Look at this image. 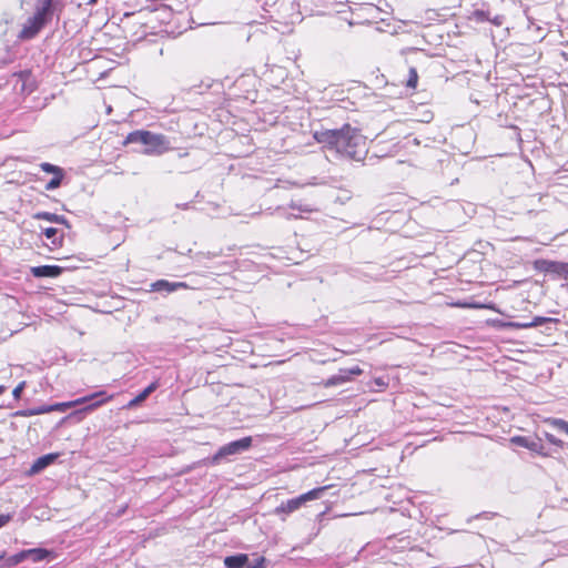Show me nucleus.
Here are the masks:
<instances>
[{"instance_id": "nucleus-22", "label": "nucleus", "mask_w": 568, "mask_h": 568, "mask_svg": "<svg viewBox=\"0 0 568 568\" xmlns=\"http://www.w3.org/2000/svg\"><path fill=\"white\" fill-rule=\"evenodd\" d=\"M265 567V558L263 556H255L253 559L247 557V565L245 568H264Z\"/></svg>"}, {"instance_id": "nucleus-9", "label": "nucleus", "mask_w": 568, "mask_h": 568, "mask_svg": "<svg viewBox=\"0 0 568 568\" xmlns=\"http://www.w3.org/2000/svg\"><path fill=\"white\" fill-rule=\"evenodd\" d=\"M542 263L545 264L546 272L568 278V263L552 261H544Z\"/></svg>"}, {"instance_id": "nucleus-6", "label": "nucleus", "mask_w": 568, "mask_h": 568, "mask_svg": "<svg viewBox=\"0 0 568 568\" xmlns=\"http://www.w3.org/2000/svg\"><path fill=\"white\" fill-rule=\"evenodd\" d=\"M181 288H189L185 282H169L166 280H159L151 284V291L172 293Z\"/></svg>"}, {"instance_id": "nucleus-24", "label": "nucleus", "mask_w": 568, "mask_h": 568, "mask_svg": "<svg viewBox=\"0 0 568 568\" xmlns=\"http://www.w3.org/2000/svg\"><path fill=\"white\" fill-rule=\"evenodd\" d=\"M71 407H73L71 400L50 405L51 412H65L68 408Z\"/></svg>"}, {"instance_id": "nucleus-36", "label": "nucleus", "mask_w": 568, "mask_h": 568, "mask_svg": "<svg viewBox=\"0 0 568 568\" xmlns=\"http://www.w3.org/2000/svg\"><path fill=\"white\" fill-rule=\"evenodd\" d=\"M4 392H6V386L0 385V395L3 394Z\"/></svg>"}, {"instance_id": "nucleus-15", "label": "nucleus", "mask_w": 568, "mask_h": 568, "mask_svg": "<svg viewBox=\"0 0 568 568\" xmlns=\"http://www.w3.org/2000/svg\"><path fill=\"white\" fill-rule=\"evenodd\" d=\"M26 552H27V559H30L33 562L43 561L50 555V551L47 549H43V548L27 549Z\"/></svg>"}, {"instance_id": "nucleus-17", "label": "nucleus", "mask_w": 568, "mask_h": 568, "mask_svg": "<svg viewBox=\"0 0 568 568\" xmlns=\"http://www.w3.org/2000/svg\"><path fill=\"white\" fill-rule=\"evenodd\" d=\"M346 382H348L347 373H344L343 369H341L338 374L333 375L328 379H326L324 382V386L332 387V386L342 385Z\"/></svg>"}, {"instance_id": "nucleus-13", "label": "nucleus", "mask_w": 568, "mask_h": 568, "mask_svg": "<svg viewBox=\"0 0 568 568\" xmlns=\"http://www.w3.org/2000/svg\"><path fill=\"white\" fill-rule=\"evenodd\" d=\"M224 565L226 568H245V565H247V555L239 554L225 557Z\"/></svg>"}, {"instance_id": "nucleus-21", "label": "nucleus", "mask_w": 568, "mask_h": 568, "mask_svg": "<svg viewBox=\"0 0 568 568\" xmlns=\"http://www.w3.org/2000/svg\"><path fill=\"white\" fill-rule=\"evenodd\" d=\"M63 176H64L63 172L53 175V178L47 183L45 190L52 191V190L58 189L61 185Z\"/></svg>"}, {"instance_id": "nucleus-14", "label": "nucleus", "mask_w": 568, "mask_h": 568, "mask_svg": "<svg viewBox=\"0 0 568 568\" xmlns=\"http://www.w3.org/2000/svg\"><path fill=\"white\" fill-rule=\"evenodd\" d=\"M113 398H114V395H108L106 392H104V395L100 396L97 399L89 402V404L85 407H83L81 412H84V413L93 412V410L98 409L99 407H101L102 405L109 403Z\"/></svg>"}, {"instance_id": "nucleus-8", "label": "nucleus", "mask_w": 568, "mask_h": 568, "mask_svg": "<svg viewBox=\"0 0 568 568\" xmlns=\"http://www.w3.org/2000/svg\"><path fill=\"white\" fill-rule=\"evenodd\" d=\"M34 277H57L62 273V267L58 265H41L31 267Z\"/></svg>"}, {"instance_id": "nucleus-31", "label": "nucleus", "mask_w": 568, "mask_h": 568, "mask_svg": "<svg viewBox=\"0 0 568 568\" xmlns=\"http://www.w3.org/2000/svg\"><path fill=\"white\" fill-rule=\"evenodd\" d=\"M33 410H34V415H42V414L51 413L50 405H41L38 407H33Z\"/></svg>"}, {"instance_id": "nucleus-7", "label": "nucleus", "mask_w": 568, "mask_h": 568, "mask_svg": "<svg viewBox=\"0 0 568 568\" xmlns=\"http://www.w3.org/2000/svg\"><path fill=\"white\" fill-rule=\"evenodd\" d=\"M511 442L520 447H525L531 452H535L539 455L546 456L547 454L544 452V446L539 440L525 437V436H515L511 438Z\"/></svg>"}, {"instance_id": "nucleus-28", "label": "nucleus", "mask_w": 568, "mask_h": 568, "mask_svg": "<svg viewBox=\"0 0 568 568\" xmlns=\"http://www.w3.org/2000/svg\"><path fill=\"white\" fill-rule=\"evenodd\" d=\"M26 385H27V383L24 381H22L14 387V389L12 390V396L14 399L21 398V394H22L23 389L26 388Z\"/></svg>"}, {"instance_id": "nucleus-2", "label": "nucleus", "mask_w": 568, "mask_h": 568, "mask_svg": "<svg viewBox=\"0 0 568 568\" xmlns=\"http://www.w3.org/2000/svg\"><path fill=\"white\" fill-rule=\"evenodd\" d=\"M133 143L143 144L145 146L143 153L146 155H161L171 150L170 141L165 135L146 130H136L129 133L124 144Z\"/></svg>"}, {"instance_id": "nucleus-23", "label": "nucleus", "mask_w": 568, "mask_h": 568, "mask_svg": "<svg viewBox=\"0 0 568 568\" xmlns=\"http://www.w3.org/2000/svg\"><path fill=\"white\" fill-rule=\"evenodd\" d=\"M40 169L45 172V173H50V174H59L61 172H63V170L60 168V166H57L54 164H51V163H48V162H43L40 164Z\"/></svg>"}, {"instance_id": "nucleus-34", "label": "nucleus", "mask_w": 568, "mask_h": 568, "mask_svg": "<svg viewBox=\"0 0 568 568\" xmlns=\"http://www.w3.org/2000/svg\"><path fill=\"white\" fill-rule=\"evenodd\" d=\"M505 326L520 329V323L519 322H509V323L505 324Z\"/></svg>"}, {"instance_id": "nucleus-3", "label": "nucleus", "mask_w": 568, "mask_h": 568, "mask_svg": "<svg viewBox=\"0 0 568 568\" xmlns=\"http://www.w3.org/2000/svg\"><path fill=\"white\" fill-rule=\"evenodd\" d=\"M53 14V0H38L33 16L24 22L19 38L29 40L34 38L40 30L50 22Z\"/></svg>"}, {"instance_id": "nucleus-35", "label": "nucleus", "mask_w": 568, "mask_h": 568, "mask_svg": "<svg viewBox=\"0 0 568 568\" xmlns=\"http://www.w3.org/2000/svg\"><path fill=\"white\" fill-rule=\"evenodd\" d=\"M286 220H291V219H297L298 216L295 215V214H292V213H286V212H283L282 214Z\"/></svg>"}, {"instance_id": "nucleus-5", "label": "nucleus", "mask_w": 568, "mask_h": 568, "mask_svg": "<svg viewBox=\"0 0 568 568\" xmlns=\"http://www.w3.org/2000/svg\"><path fill=\"white\" fill-rule=\"evenodd\" d=\"M252 446V438L251 437H243L239 440L231 442L224 446H222L219 452L214 455L213 462L216 463L221 458L229 456V455H236L242 452L247 450Z\"/></svg>"}, {"instance_id": "nucleus-33", "label": "nucleus", "mask_w": 568, "mask_h": 568, "mask_svg": "<svg viewBox=\"0 0 568 568\" xmlns=\"http://www.w3.org/2000/svg\"><path fill=\"white\" fill-rule=\"evenodd\" d=\"M10 520H11V515H9V514L0 515V528L6 526Z\"/></svg>"}, {"instance_id": "nucleus-25", "label": "nucleus", "mask_w": 568, "mask_h": 568, "mask_svg": "<svg viewBox=\"0 0 568 568\" xmlns=\"http://www.w3.org/2000/svg\"><path fill=\"white\" fill-rule=\"evenodd\" d=\"M8 560L11 565H18V564L27 560V552H26V550H22L18 554L11 556Z\"/></svg>"}, {"instance_id": "nucleus-10", "label": "nucleus", "mask_w": 568, "mask_h": 568, "mask_svg": "<svg viewBox=\"0 0 568 568\" xmlns=\"http://www.w3.org/2000/svg\"><path fill=\"white\" fill-rule=\"evenodd\" d=\"M158 388V383H151L146 388H144L138 396H135L133 399H131L124 407L130 409L138 405H140L142 402H144L151 393H153Z\"/></svg>"}, {"instance_id": "nucleus-20", "label": "nucleus", "mask_w": 568, "mask_h": 568, "mask_svg": "<svg viewBox=\"0 0 568 568\" xmlns=\"http://www.w3.org/2000/svg\"><path fill=\"white\" fill-rule=\"evenodd\" d=\"M102 395H104V390H99V392L92 393L90 395H87V396L77 398L74 400H71V404H72L73 407L82 405V404H85V403L89 404V402H91L93 399H97V398H99Z\"/></svg>"}, {"instance_id": "nucleus-4", "label": "nucleus", "mask_w": 568, "mask_h": 568, "mask_svg": "<svg viewBox=\"0 0 568 568\" xmlns=\"http://www.w3.org/2000/svg\"><path fill=\"white\" fill-rule=\"evenodd\" d=\"M329 486H322L314 488L305 494L300 495L298 497L288 499L284 503H282L280 506H277L274 510V513L278 516L281 515H288L291 513L296 511L300 509L303 505H305L307 501H312L315 499H318L323 496L324 491L328 489Z\"/></svg>"}, {"instance_id": "nucleus-18", "label": "nucleus", "mask_w": 568, "mask_h": 568, "mask_svg": "<svg viewBox=\"0 0 568 568\" xmlns=\"http://www.w3.org/2000/svg\"><path fill=\"white\" fill-rule=\"evenodd\" d=\"M550 427L568 436V422L561 418H548L545 420Z\"/></svg>"}, {"instance_id": "nucleus-32", "label": "nucleus", "mask_w": 568, "mask_h": 568, "mask_svg": "<svg viewBox=\"0 0 568 568\" xmlns=\"http://www.w3.org/2000/svg\"><path fill=\"white\" fill-rule=\"evenodd\" d=\"M343 372L347 373V376L349 379L352 375H361L363 371L359 368V366H354L351 368H345V369H343Z\"/></svg>"}, {"instance_id": "nucleus-26", "label": "nucleus", "mask_w": 568, "mask_h": 568, "mask_svg": "<svg viewBox=\"0 0 568 568\" xmlns=\"http://www.w3.org/2000/svg\"><path fill=\"white\" fill-rule=\"evenodd\" d=\"M418 75L414 68L409 69V77L407 80V87L409 88H416L417 85Z\"/></svg>"}, {"instance_id": "nucleus-16", "label": "nucleus", "mask_w": 568, "mask_h": 568, "mask_svg": "<svg viewBox=\"0 0 568 568\" xmlns=\"http://www.w3.org/2000/svg\"><path fill=\"white\" fill-rule=\"evenodd\" d=\"M558 322L556 318L551 317H542V316H535L531 322H519L520 323V329L537 327L540 325H544L546 323H555Z\"/></svg>"}, {"instance_id": "nucleus-12", "label": "nucleus", "mask_w": 568, "mask_h": 568, "mask_svg": "<svg viewBox=\"0 0 568 568\" xmlns=\"http://www.w3.org/2000/svg\"><path fill=\"white\" fill-rule=\"evenodd\" d=\"M55 458H57L55 454H48V455L39 457L31 466L30 471L32 474H37V473L43 470L45 467H48L50 464H52Z\"/></svg>"}, {"instance_id": "nucleus-27", "label": "nucleus", "mask_w": 568, "mask_h": 568, "mask_svg": "<svg viewBox=\"0 0 568 568\" xmlns=\"http://www.w3.org/2000/svg\"><path fill=\"white\" fill-rule=\"evenodd\" d=\"M290 207L292 210H297V211L304 212V213L313 212V209L310 205H302V204H297L296 202H291Z\"/></svg>"}, {"instance_id": "nucleus-1", "label": "nucleus", "mask_w": 568, "mask_h": 568, "mask_svg": "<svg viewBox=\"0 0 568 568\" xmlns=\"http://www.w3.org/2000/svg\"><path fill=\"white\" fill-rule=\"evenodd\" d=\"M317 143L337 155L363 161L367 154L366 139L357 129L346 124L339 130H322L313 133Z\"/></svg>"}, {"instance_id": "nucleus-11", "label": "nucleus", "mask_w": 568, "mask_h": 568, "mask_svg": "<svg viewBox=\"0 0 568 568\" xmlns=\"http://www.w3.org/2000/svg\"><path fill=\"white\" fill-rule=\"evenodd\" d=\"M59 230L55 227H47L43 230V235L51 241V250L60 247L62 245L63 234L61 233L59 235Z\"/></svg>"}, {"instance_id": "nucleus-30", "label": "nucleus", "mask_w": 568, "mask_h": 568, "mask_svg": "<svg viewBox=\"0 0 568 568\" xmlns=\"http://www.w3.org/2000/svg\"><path fill=\"white\" fill-rule=\"evenodd\" d=\"M13 415L17 416V417H31V416H36L33 407L32 408L17 410Z\"/></svg>"}, {"instance_id": "nucleus-19", "label": "nucleus", "mask_w": 568, "mask_h": 568, "mask_svg": "<svg viewBox=\"0 0 568 568\" xmlns=\"http://www.w3.org/2000/svg\"><path fill=\"white\" fill-rule=\"evenodd\" d=\"M34 217L38 220H45V221L52 222V223H65L67 222L64 216L57 215L54 213H49V212H39L34 215Z\"/></svg>"}, {"instance_id": "nucleus-29", "label": "nucleus", "mask_w": 568, "mask_h": 568, "mask_svg": "<svg viewBox=\"0 0 568 568\" xmlns=\"http://www.w3.org/2000/svg\"><path fill=\"white\" fill-rule=\"evenodd\" d=\"M545 438L547 439L548 443H550L555 446H558V447L564 446V442L561 439L557 438L556 436H554L552 434L545 433Z\"/></svg>"}]
</instances>
